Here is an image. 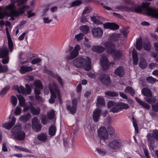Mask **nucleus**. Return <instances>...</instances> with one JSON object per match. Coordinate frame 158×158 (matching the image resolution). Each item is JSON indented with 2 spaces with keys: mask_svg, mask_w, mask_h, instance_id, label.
Returning <instances> with one entry per match:
<instances>
[{
  "mask_svg": "<svg viewBox=\"0 0 158 158\" xmlns=\"http://www.w3.org/2000/svg\"><path fill=\"white\" fill-rule=\"evenodd\" d=\"M73 63L77 67H84V69L87 71H89L91 69V59L88 56L85 57L79 56L74 60Z\"/></svg>",
  "mask_w": 158,
  "mask_h": 158,
  "instance_id": "nucleus-1",
  "label": "nucleus"
},
{
  "mask_svg": "<svg viewBox=\"0 0 158 158\" xmlns=\"http://www.w3.org/2000/svg\"><path fill=\"white\" fill-rule=\"evenodd\" d=\"M150 4V3L149 2H143L142 6H140L139 5H135L134 7L132 8V11L136 13H141L143 10V9L144 8L146 10L145 14L147 16H151L152 17L156 18V16H154L152 15H148L149 13H152V11H150V9H158L156 8L150 7L149 5Z\"/></svg>",
  "mask_w": 158,
  "mask_h": 158,
  "instance_id": "nucleus-2",
  "label": "nucleus"
},
{
  "mask_svg": "<svg viewBox=\"0 0 158 158\" xmlns=\"http://www.w3.org/2000/svg\"><path fill=\"white\" fill-rule=\"evenodd\" d=\"M17 0H11L12 3L6 7L7 9H11L10 11V15L14 17H17L23 14L25 11V6H24L22 8H20L18 9V11L13 9L15 8V3L16 2Z\"/></svg>",
  "mask_w": 158,
  "mask_h": 158,
  "instance_id": "nucleus-3",
  "label": "nucleus"
},
{
  "mask_svg": "<svg viewBox=\"0 0 158 158\" xmlns=\"http://www.w3.org/2000/svg\"><path fill=\"white\" fill-rule=\"evenodd\" d=\"M48 87L51 93L49 102L51 104H53L55 102V99L56 98L57 91H59V88L55 82L49 84Z\"/></svg>",
  "mask_w": 158,
  "mask_h": 158,
  "instance_id": "nucleus-4",
  "label": "nucleus"
},
{
  "mask_svg": "<svg viewBox=\"0 0 158 158\" xmlns=\"http://www.w3.org/2000/svg\"><path fill=\"white\" fill-rule=\"evenodd\" d=\"M123 146V144L120 140L114 139L110 141L108 144V147L114 151L120 148Z\"/></svg>",
  "mask_w": 158,
  "mask_h": 158,
  "instance_id": "nucleus-5",
  "label": "nucleus"
},
{
  "mask_svg": "<svg viewBox=\"0 0 158 158\" xmlns=\"http://www.w3.org/2000/svg\"><path fill=\"white\" fill-rule=\"evenodd\" d=\"M42 127L40 121L36 117H33L32 119V128L35 132H39L41 131Z\"/></svg>",
  "mask_w": 158,
  "mask_h": 158,
  "instance_id": "nucleus-6",
  "label": "nucleus"
},
{
  "mask_svg": "<svg viewBox=\"0 0 158 158\" xmlns=\"http://www.w3.org/2000/svg\"><path fill=\"white\" fill-rule=\"evenodd\" d=\"M26 88L23 86L20 85L19 87L17 86L15 87V89L19 93H22L23 94H30L31 91V89L28 84L25 85Z\"/></svg>",
  "mask_w": 158,
  "mask_h": 158,
  "instance_id": "nucleus-7",
  "label": "nucleus"
},
{
  "mask_svg": "<svg viewBox=\"0 0 158 158\" xmlns=\"http://www.w3.org/2000/svg\"><path fill=\"white\" fill-rule=\"evenodd\" d=\"M99 79L101 82L106 86L110 85L111 83L110 77L107 74H101L99 76Z\"/></svg>",
  "mask_w": 158,
  "mask_h": 158,
  "instance_id": "nucleus-8",
  "label": "nucleus"
},
{
  "mask_svg": "<svg viewBox=\"0 0 158 158\" xmlns=\"http://www.w3.org/2000/svg\"><path fill=\"white\" fill-rule=\"evenodd\" d=\"M72 106H71L69 105H66L67 110L69 111L70 113L74 114L76 113L77 106V100L76 98H74L72 100Z\"/></svg>",
  "mask_w": 158,
  "mask_h": 158,
  "instance_id": "nucleus-9",
  "label": "nucleus"
},
{
  "mask_svg": "<svg viewBox=\"0 0 158 158\" xmlns=\"http://www.w3.org/2000/svg\"><path fill=\"white\" fill-rule=\"evenodd\" d=\"M98 135L101 139L105 140L108 137L107 129L104 127H101L98 131Z\"/></svg>",
  "mask_w": 158,
  "mask_h": 158,
  "instance_id": "nucleus-10",
  "label": "nucleus"
},
{
  "mask_svg": "<svg viewBox=\"0 0 158 158\" xmlns=\"http://www.w3.org/2000/svg\"><path fill=\"white\" fill-rule=\"evenodd\" d=\"M104 45L105 47L106 52L108 54L111 53L115 49V45L110 41H107L105 42Z\"/></svg>",
  "mask_w": 158,
  "mask_h": 158,
  "instance_id": "nucleus-11",
  "label": "nucleus"
},
{
  "mask_svg": "<svg viewBox=\"0 0 158 158\" xmlns=\"http://www.w3.org/2000/svg\"><path fill=\"white\" fill-rule=\"evenodd\" d=\"M92 34L94 36L98 38H100L103 34L102 29L99 27H95L92 30Z\"/></svg>",
  "mask_w": 158,
  "mask_h": 158,
  "instance_id": "nucleus-12",
  "label": "nucleus"
},
{
  "mask_svg": "<svg viewBox=\"0 0 158 158\" xmlns=\"http://www.w3.org/2000/svg\"><path fill=\"white\" fill-rule=\"evenodd\" d=\"M102 110L99 108H96L93 111V118L95 122H98L100 117Z\"/></svg>",
  "mask_w": 158,
  "mask_h": 158,
  "instance_id": "nucleus-13",
  "label": "nucleus"
},
{
  "mask_svg": "<svg viewBox=\"0 0 158 158\" xmlns=\"http://www.w3.org/2000/svg\"><path fill=\"white\" fill-rule=\"evenodd\" d=\"M6 30L8 40V47L10 52H11L13 49V42L9 33V30L7 27L6 28Z\"/></svg>",
  "mask_w": 158,
  "mask_h": 158,
  "instance_id": "nucleus-14",
  "label": "nucleus"
},
{
  "mask_svg": "<svg viewBox=\"0 0 158 158\" xmlns=\"http://www.w3.org/2000/svg\"><path fill=\"white\" fill-rule=\"evenodd\" d=\"M100 62L103 70H106L109 68L110 64L107 59L106 57H102L101 59Z\"/></svg>",
  "mask_w": 158,
  "mask_h": 158,
  "instance_id": "nucleus-15",
  "label": "nucleus"
},
{
  "mask_svg": "<svg viewBox=\"0 0 158 158\" xmlns=\"http://www.w3.org/2000/svg\"><path fill=\"white\" fill-rule=\"evenodd\" d=\"M110 54H111L114 59L116 60H119L123 56V54L120 49L116 50L115 49Z\"/></svg>",
  "mask_w": 158,
  "mask_h": 158,
  "instance_id": "nucleus-16",
  "label": "nucleus"
},
{
  "mask_svg": "<svg viewBox=\"0 0 158 158\" xmlns=\"http://www.w3.org/2000/svg\"><path fill=\"white\" fill-rule=\"evenodd\" d=\"M115 74L120 77H123L125 74L123 69L122 66H120L114 70Z\"/></svg>",
  "mask_w": 158,
  "mask_h": 158,
  "instance_id": "nucleus-17",
  "label": "nucleus"
},
{
  "mask_svg": "<svg viewBox=\"0 0 158 158\" xmlns=\"http://www.w3.org/2000/svg\"><path fill=\"white\" fill-rule=\"evenodd\" d=\"M31 114L29 113H27L21 115L19 118V120L21 122L26 123L31 118Z\"/></svg>",
  "mask_w": 158,
  "mask_h": 158,
  "instance_id": "nucleus-18",
  "label": "nucleus"
},
{
  "mask_svg": "<svg viewBox=\"0 0 158 158\" xmlns=\"http://www.w3.org/2000/svg\"><path fill=\"white\" fill-rule=\"evenodd\" d=\"M9 51L6 48H0V58H3L8 57Z\"/></svg>",
  "mask_w": 158,
  "mask_h": 158,
  "instance_id": "nucleus-19",
  "label": "nucleus"
},
{
  "mask_svg": "<svg viewBox=\"0 0 158 158\" xmlns=\"http://www.w3.org/2000/svg\"><path fill=\"white\" fill-rule=\"evenodd\" d=\"M33 69V68L30 66H27L25 65H23L21 67L20 71L22 74H24L27 72L32 71Z\"/></svg>",
  "mask_w": 158,
  "mask_h": 158,
  "instance_id": "nucleus-20",
  "label": "nucleus"
},
{
  "mask_svg": "<svg viewBox=\"0 0 158 158\" xmlns=\"http://www.w3.org/2000/svg\"><path fill=\"white\" fill-rule=\"evenodd\" d=\"M16 119L15 117H13L10 122L9 123H6L3 126V127L7 129H10L14 125Z\"/></svg>",
  "mask_w": 158,
  "mask_h": 158,
  "instance_id": "nucleus-21",
  "label": "nucleus"
},
{
  "mask_svg": "<svg viewBox=\"0 0 158 158\" xmlns=\"http://www.w3.org/2000/svg\"><path fill=\"white\" fill-rule=\"evenodd\" d=\"M97 102L96 105L98 107L105 105V102L104 98L101 96H98L97 98Z\"/></svg>",
  "mask_w": 158,
  "mask_h": 158,
  "instance_id": "nucleus-22",
  "label": "nucleus"
},
{
  "mask_svg": "<svg viewBox=\"0 0 158 158\" xmlns=\"http://www.w3.org/2000/svg\"><path fill=\"white\" fill-rule=\"evenodd\" d=\"M135 98L139 104L142 106L144 108L147 110H149L150 108V106L148 104L140 100L137 97H135Z\"/></svg>",
  "mask_w": 158,
  "mask_h": 158,
  "instance_id": "nucleus-23",
  "label": "nucleus"
},
{
  "mask_svg": "<svg viewBox=\"0 0 158 158\" xmlns=\"http://www.w3.org/2000/svg\"><path fill=\"white\" fill-rule=\"evenodd\" d=\"M41 111L40 108L37 106L34 107L33 105L31 107V112L32 115H38L40 114Z\"/></svg>",
  "mask_w": 158,
  "mask_h": 158,
  "instance_id": "nucleus-24",
  "label": "nucleus"
},
{
  "mask_svg": "<svg viewBox=\"0 0 158 158\" xmlns=\"http://www.w3.org/2000/svg\"><path fill=\"white\" fill-rule=\"evenodd\" d=\"M92 49L93 51L98 53L103 52L105 50V48L100 45H97L94 46Z\"/></svg>",
  "mask_w": 158,
  "mask_h": 158,
  "instance_id": "nucleus-25",
  "label": "nucleus"
},
{
  "mask_svg": "<svg viewBox=\"0 0 158 158\" xmlns=\"http://www.w3.org/2000/svg\"><path fill=\"white\" fill-rule=\"evenodd\" d=\"M21 126L20 125H16L11 129V131L12 133L15 135L18 134L19 133L21 132Z\"/></svg>",
  "mask_w": 158,
  "mask_h": 158,
  "instance_id": "nucleus-26",
  "label": "nucleus"
},
{
  "mask_svg": "<svg viewBox=\"0 0 158 158\" xmlns=\"http://www.w3.org/2000/svg\"><path fill=\"white\" fill-rule=\"evenodd\" d=\"M25 137V133L22 131L19 133L18 134L15 135L14 136V138L18 140H24Z\"/></svg>",
  "mask_w": 158,
  "mask_h": 158,
  "instance_id": "nucleus-27",
  "label": "nucleus"
},
{
  "mask_svg": "<svg viewBox=\"0 0 158 158\" xmlns=\"http://www.w3.org/2000/svg\"><path fill=\"white\" fill-rule=\"evenodd\" d=\"M144 99L146 102L150 104H154L155 103L156 101V98L154 97H153L152 94L151 96L144 97Z\"/></svg>",
  "mask_w": 158,
  "mask_h": 158,
  "instance_id": "nucleus-28",
  "label": "nucleus"
},
{
  "mask_svg": "<svg viewBox=\"0 0 158 158\" xmlns=\"http://www.w3.org/2000/svg\"><path fill=\"white\" fill-rule=\"evenodd\" d=\"M132 56L133 64L135 65H137L138 63V57L137 52L134 49L132 50Z\"/></svg>",
  "mask_w": 158,
  "mask_h": 158,
  "instance_id": "nucleus-29",
  "label": "nucleus"
},
{
  "mask_svg": "<svg viewBox=\"0 0 158 158\" xmlns=\"http://www.w3.org/2000/svg\"><path fill=\"white\" fill-rule=\"evenodd\" d=\"M141 93L144 96H145V97L151 96L152 94L151 90L146 88H144L142 89L141 91Z\"/></svg>",
  "mask_w": 158,
  "mask_h": 158,
  "instance_id": "nucleus-30",
  "label": "nucleus"
},
{
  "mask_svg": "<svg viewBox=\"0 0 158 158\" xmlns=\"http://www.w3.org/2000/svg\"><path fill=\"white\" fill-rule=\"evenodd\" d=\"M147 137L149 143V146L152 147L153 144L154 143L155 140L153 136L151 133H149L147 135Z\"/></svg>",
  "mask_w": 158,
  "mask_h": 158,
  "instance_id": "nucleus-31",
  "label": "nucleus"
},
{
  "mask_svg": "<svg viewBox=\"0 0 158 158\" xmlns=\"http://www.w3.org/2000/svg\"><path fill=\"white\" fill-rule=\"evenodd\" d=\"M147 63L146 60L143 58L140 59L139 66L141 69H144L147 66Z\"/></svg>",
  "mask_w": 158,
  "mask_h": 158,
  "instance_id": "nucleus-32",
  "label": "nucleus"
},
{
  "mask_svg": "<svg viewBox=\"0 0 158 158\" xmlns=\"http://www.w3.org/2000/svg\"><path fill=\"white\" fill-rule=\"evenodd\" d=\"M143 45L142 40L141 38H138L136 40L135 47L137 50H141L142 48Z\"/></svg>",
  "mask_w": 158,
  "mask_h": 158,
  "instance_id": "nucleus-33",
  "label": "nucleus"
},
{
  "mask_svg": "<svg viewBox=\"0 0 158 158\" xmlns=\"http://www.w3.org/2000/svg\"><path fill=\"white\" fill-rule=\"evenodd\" d=\"M37 138L39 140L45 142L47 139V136L45 133H41L38 135Z\"/></svg>",
  "mask_w": 158,
  "mask_h": 158,
  "instance_id": "nucleus-34",
  "label": "nucleus"
},
{
  "mask_svg": "<svg viewBox=\"0 0 158 158\" xmlns=\"http://www.w3.org/2000/svg\"><path fill=\"white\" fill-rule=\"evenodd\" d=\"M117 106L118 107L120 111L123 109H127L129 108V106L124 102L117 103Z\"/></svg>",
  "mask_w": 158,
  "mask_h": 158,
  "instance_id": "nucleus-35",
  "label": "nucleus"
},
{
  "mask_svg": "<svg viewBox=\"0 0 158 158\" xmlns=\"http://www.w3.org/2000/svg\"><path fill=\"white\" fill-rule=\"evenodd\" d=\"M56 130V127L55 126L53 125L51 126L49 128V134L51 136H54L55 135Z\"/></svg>",
  "mask_w": 158,
  "mask_h": 158,
  "instance_id": "nucleus-36",
  "label": "nucleus"
},
{
  "mask_svg": "<svg viewBox=\"0 0 158 158\" xmlns=\"http://www.w3.org/2000/svg\"><path fill=\"white\" fill-rule=\"evenodd\" d=\"M125 92L133 96L135 94V90L131 87L127 86L125 89Z\"/></svg>",
  "mask_w": 158,
  "mask_h": 158,
  "instance_id": "nucleus-37",
  "label": "nucleus"
},
{
  "mask_svg": "<svg viewBox=\"0 0 158 158\" xmlns=\"http://www.w3.org/2000/svg\"><path fill=\"white\" fill-rule=\"evenodd\" d=\"M8 70V68L7 65H2L0 62V73H6Z\"/></svg>",
  "mask_w": 158,
  "mask_h": 158,
  "instance_id": "nucleus-38",
  "label": "nucleus"
},
{
  "mask_svg": "<svg viewBox=\"0 0 158 158\" xmlns=\"http://www.w3.org/2000/svg\"><path fill=\"white\" fill-rule=\"evenodd\" d=\"M49 119L48 116L45 115H42L41 118V122L42 124L45 125L49 122Z\"/></svg>",
  "mask_w": 158,
  "mask_h": 158,
  "instance_id": "nucleus-39",
  "label": "nucleus"
},
{
  "mask_svg": "<svg viewBox=\"0 0 158 158\" xmlns=\"http://www.w3.org/2000/svg\"><path fill=\"white\" fill-rule=\"evenodd\" d=\"M10 87L7 85L2 89L0 92V95H2V97L6 94L8 91L10 89Z\"/></svg>",
  "mask_w": 158,
  "mask_h": 158,
  "instance_id": "nucleus-40",
  "label": "nucleus"
},
{
  "mask_svg": "<svg viewBox=\"0 0 158 158\" xmlns=\"http://www.w3.org/2000/svg\"><path fill=\"white\" fill-rule=\"evenodd\" d=\"M105 94L107 96L112 97H117L118 95V92L114 91H107Z\"/></svg>",
  "mask_w": 158,
  "mask_h": 158,
  "instance_id": "nucleus-41",
  "label": "nucleus"
},
{
  "mask_svg": "<svg viewBox=\"0 0 158 158\" xmlns=\"http://www.w3.org/2000/svg\"><path fill=\"white\" fill-rule=\"evenodd\" d=\"M119 38V35L117 34H113L110 37V40L112 41H115L118 40Z\"/></svg>",
  "mask_w": 158,
  "mask_h": 158,
  "instance_id": "nucleus-42",
  "label": "nucleus"
},
{
  "mask_svg": "<svg viewBox=\"0 0 158 158\" xmlns=\"http://www.w3.org/2000/svg\"><path fill=\"white\" fill-rule=\"evenodd\" d=\"M151 48V44L149 41H146L144 42L143 48L145 50L149 51Z\"/></svg>",
  "mask_w": 158,
  "mask_h": 158,
  "instance_id": "nucleus-43",
  "label": "nucleus"
},
{
  "mask_svg": "<svg viewBox=\"0 0 158 158\" xmlns=\"http://www.w3.org/2000/svg\"><path fill=\"white\" fill-rule=\"evenodd\" d=\"M96 150H97L98 153L100 155L102 156H105L107 153L106 151L104 149L96 148Z\"/></svg>",
  "mask_w": 158,
  "mask_h": 158,
  "instance_id": "nucleus-44",
  "label": "nucleus"
},
{
  "mask_svg": "<svg viewBox=\"0 0 158 158\" xmlns=\"http://www.w3.org/2000/svg\"><path fill=\"white\" fill-rule=\"evenodd\" d=\"M47 114L50 120L52 119L55 116V111L53 110H52L49 112H48Z\"/></svg>",
  "mask_w": 158,
  "mask_h": 158,
  "instance_id": "nucleus-45",
  "label": "nucleus"
},
{
  "mask_svg": "<svg viewBox=\"0 0 158 158\" xmlns=\"http://www.w3.org/2000/svg\"><path fill=\"white\" fill-rule=\"evenodd\" d=\"M80 29L84 34H86L88 33L89 31V28L88 26L83 25L80 27Z\"/></svg>",
  "mask_w": 158,
  "mask_h": 158,
  "instance_id": "nucleus-46",
  "label": "nucleus"
},
{
  "mask_svg": "<svg viewBox=\"0 0 158 158\" xmlns=\"http://www.w3.org/2000/svg\"><path fill=\"white\" fill-rule=\"evenodd\" d=\"M147 81L151 84H154L157 82L158 80L151 76H149L146 78Z\"/></svg>",
  "mask_w": 158,
  "mask_h": 158,
  "instance_id": "nucleus-47",
  "label": "nucleus"
},
{
  "mask_svg": "<svg viewBox=\"0 0 158 158\" xmlns=\"http://www.w3.org/2000/svg\"><path fill=\"white\" fill-rule=\"evenodd\" d=\"M107 131L110 135L112 136L114 135V133L115 132L114 129L112 127L109 126L107 128Z\"/></svg>",
  "mask_w": 158,
  "mask_h": 158,
  "instance_id": "nucleus-48",
  "label": "nucleus"
},
{
  "mask_svg": "<svg viewBox=\"0 0 158 158\" xmlns=\"http://www.w3.org/2000/svg\"><path fill=\"white\" fill-rule=\"evenodd\" d=\"M79 54V52H76L73 50L70 53V56L69 58V59H72L77 57Z\"/></svg>",
  "mask_w": 158,
  "mask_h": 158,
  "instance_id": "nucleus-49",
  "label": "nucleus"
},
{
  "mask_svg": "<svg viewBox=\"0 0 158 158\" xmlns=\"http://www.w3.org/2000/svg\"><path fill=\"white\" fill-rule=\"evenodd\" d=\"M150 11H152L153 13H149L148 15H152L154 16H156V18H158V9H150Z\"/></svg>",
  "mask_w": 158,
  "mask_h": 158,
  "instance_id": "nucleus-50",
  "label": "nucleus"
},
{
  "mask_svg": "<svg viewBox=\"0 0 158 158\" xmlns=\"http://www.w3.org/2000/svg\"><path fill=\"white\" fill-rule=\"evenodd\" d=\"M91 20L95 23L97 24H102V22L97 19L95 17H91Z\"/></svg>",
  "mask_w": 158,
  "mask_h": 158,
  "instance_id": "nucleus-51",
  "label": "nucleus"
},
{
  "mask_svg": "<svg viewBox=\"0 0 158 158\" xmlns=\"http://www.w3.org/2000/svg\"><path fill=\"white\" fill-rule=\"evenodd\" d=\"M82 3V2L79 0H77L71 3V7L79 6L81 5Z\"/></svg>",
  "mask_w": 158,
  "mask_h": 158,
  "instance_id": "nucleus-52",
  "label": "nucleus"
},
{
  "mask_svg": "<svg viewBox=\"0 0 158 158\" xmlns=\"http://www.w3.org/2000/svg\"><path fill=\"white\" fill-rule=\"evenodd\" d=\"M34 84L35 86V87L38 88L40 89L43 88V85L40 81L39 80L35 81L34 82Z\"/></svg>",
  "mask_w": 158,
  "mask_h": 158,
  "instance_id": "nucleus-53",
  "label": "nucleus"
},
{
  "mask_svg": "<svg viewBox=\"0 0 158 158\" xmlns=\"http://www.w3.org/2000/svg\"><path fill=\"white\" fill-rule=\"evenodd\" d=\"M15 147L16 149L23 152H26L29 153L31 152V151L30 150L26 149L22 147L19 146H15Z\"/></svg>",
  "mask_w": 158,
  "mask_h": 158,
  "instance_id": "nucleus-54",
  "label": "nucleus"
},
{
  "mask_svg": "<svg viewBox=\"0 0 158 158\" xmlns=\"http://www.w3.org/2000/svg\"><path fill=\"white\" fill-rule=\"evenodd\" d=\"M117 103L114 102L110 101L108 102L107 103V107L108 108H110L111 107H113L115 106H117Z\"/></svg>",
  "mask_w": 158,
  "mask_h": 158,
  "instance_id": "nucleus-55",
  "label": "nucleus"
},
{
  "mask_svg": "<svg viewBox=\"0 0 158 158\" xmlns=\"http://www.w3.org/2000/svg\"><path fill=\"white\" fill-rule=\"evenodd\" d=\"M85 41H84V44L85 46L88 48L91 47V42L89 41L88 39L86 38H85Z\"/></svg>",
  "mask_w": 158,
  "mask_h": 158,
  "instance_id": "nucleus-56",
  "label": "nucleus"
},
{
  "mask_svg": "<svg viewBox=\"0 0 158 158\" xmlns=\"http://www.w3.org/2000/svg\"><path fill=\"white\" fill-rule=\"evenodd\" d=\"M11 102L13 106H15L16 105L17 102V99L15 96H11Z\"/></svg>",
  "mask_w": 158,
  "mask_h": 158,
  "instance_id": "nucleus-57",
  "label": "nucleus"
},
{
  "mask_svg": "<svg viewBox=\"0 0 158 158\" xmlns=\"http://www.w3.org/2000/svg\"><path fill=\"white\" fill-rule=\"evenodd\" d=\"M84 35L81 33L75 36V38L77 39V41H80L83 38Z\"/></svg>",
  "mask_w": 158,
  "mask_h": 158,
  "instance_id": "nucleus-58",
  "label": "nucleus"
},
{
  "mask_svg": "<svg viewBox=\"0 0 158 158\" xmlns=\"http://www.w3.org/2000/svg\"><path fill=\"white\" fill-rule=\"evenodd\" d=\"M119 26L118 25L114 23H111L110 29L112 30H116L118 29Z\"/></svg>",
  "mask_w": 158,
  "mask_h": 158,
  "instance_id": "nucleus-59",
  "label": "nucleus"
},
{
  "mask_svg": "<svg viewBox=\"0 0 158 158\" xmlns=\"http://www.w3.org/2000/svg\"><path fill=\"white\" fill-rule=\"evenodd\" d=\"M152 134L153 136V137L156 140L158 141V130L156 129L154 130Z\"/></svg>",
  "mask_w": 158,
  "mask_h": 158,
  "instance_id": "nucleus-60",
  "label": "nucleus"
},
{
  "mask_svg": "<svg viewBox=\"0 0 158 158\" xmlns=\"http://www.w3.org/2000/svg\"><path fill=\"white\" fill-rule=\"evenodd\" d=\"M55 78L57 80L60 84L62 87H63V84L61 77L59 75H57L55 77Z\"/></svg>",
  "mask_w": 158,
  "mask_h": 158,
  "instance_id": "nucleus-61",
  "label": "nucleus"
},
{
  "mask_svg": "<svg viewBox=\"0 0 158 158\" xmlns=\"http://www.w3.org/2000/svg\"><path fill=\"white\" fill-rule=\"evenodd\" d=\"M121 32L123 34V35L124 36H126L129 32V31L128 30V28H123V29L121 30Z\"/></svg>",
  "mask_w": 158,
  "mask_h": 158,
  "instance_id": "nucleus-62",
  "label": "nucleus"
},
{
  "mask_svg": "<svg viewBox=\"0 0 158 158\" xmlns=\"http://www.w3.org/2000/svg\"><path fill=\"white\" fill-rule=\"evenodd\" d=\"M119 111H120L119 109L117 106H115L112 107L110 110V112H112L114 113H117Z\"/></svg>",
  "mask_w": 158,
  "mask_h": 158,
  "instance_id": "nucleus-63",
  "label": "nucleus"
},
{
  "mask_svg": "<svg viewBox=\"0 0 158 158\" xmlns=\"http://www.w3.org/2000/svg\"><path fill=\"white\" fill-rule=\"evenodd\" d=\"M152 108L153 111L155 112L158 111V103L157 102L155 104L152 105Z\"/></svg>",
  "mask_w": 158,
  "mask_h": 158,
  "instance_id": "nucleus-64",
  "label": "nucleus"
}]
</instances>
